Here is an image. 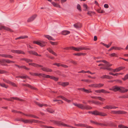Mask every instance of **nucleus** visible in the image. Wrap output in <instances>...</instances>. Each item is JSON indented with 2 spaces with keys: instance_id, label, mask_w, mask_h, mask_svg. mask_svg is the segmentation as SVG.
<instances>
[{
  "instance_id": "c9c22d12",
  "label": "nucleus",
  "mask_w": 128,
  "mask_h": 128,
  "mask_svg": "<svg viewBox=\"0 0 128 128\" xmlns=\"http://www.w3.org/2000/svg\"><path fill=\"white\" fill-rule=\"evenodd\" d=\"M11 98L12 100V99H13L14 100H20V101H22L23 100H22L21 99L19 98H17V97H12V98Z\"/></svg>"
},
{
  "instance_id": "6e6d98bb",
  "label": "nucleus",
  "mask_w": 128,
  "mask_h": 128,
  "mask_svg": "<svg viewBox=\"0 0 128 128\" xmlns=\"http://www.w3.org/2000/svg\"><path fill=\"white\" fill-rule=\"evenodd\" d=\"M84 8L85 10H86L88 9V6L87 5L85 4H83Z\"/></svg>"
},
{
  "instance_id": "8fccbe9b",
  "label": "nucleus",
  "mask_w": 128,
  "mask_h": 128,
  "mask_svg": "<svg viewBox=\"0 0 128 128\" xmlns=\"http://www.w3.org/2000/svg\"><path fill=\"white\" fill-rule=\"evenodd\" d=\"M104 85V84H102L99 83L97 84L98 88H100L102 86Z\"/></svg>"
},
{
  "instance_id": "13d9d810",
  "label": "nucleus",
  "mask_w": 128,
  "mask_h": 128,
  "mask_svg": "<svg viewBox=\"0 0 128 128\" xmlns=\"http://www.w3.org/2000/svg\"><path fill=\"white\" fill-rule=\"evenodd\" d=\"M109 74L110 75H113V76H117L118 74V73L113 74L112 72H110L109 73Z\"/></svg>"
},
{
  "instance_id": "7c9ffc66",
  "label": "nucleus",
  "mask_w": 128,
  "mask_h": 128,
  "mask_svg": "<svg viewBox=\"0 0 128 128\" xmlns=\"http://www.w3.org/2000/svg\"><path fill=\"white\" fill-rule=\"evenodd\" d=\"M52 4L55 7L59 8H60V6L59 4L57 3H56L54 2H52Z\"/></svg>"
},
{
  "instance_id": "7ed1b4c3",
  "label": "nucleus",
  "mask_w": 128,
  "mask_h": 128,
  "mask_svg": "<svg viewBox=\"0 0 128 128\" xmlns=\"http://www.w3.org/2000/svg\"><path fill=\"white\" fill-rule=\"evenodd\" d=\"M92 114L94 115H100L103 116H107L106 114L104 112H99L96 110L93 111Z\"/></svg>"
},
{
  "instance_id": "052dcab7",
  "label": "nucleus",
  "mask_w": 128,
  "mask_h": 128,
  "mask_svg": "<svg viewBox=\"0 0 128 128\" xmlns=\"http://www.w3.org/2000/svg\"><path fill=\"white\" fill-rule=\"evenodd\" d=\"M98 12L99 13H104V11L102 10H97Z\"/></svg>"
},
{
  "instance_id": "4d7b16f0",
  "label": "nucleus",
  "mask_w": 128,
  "mask_h": 128,
  "mask_svg": "<svg viewBox=\"0 0 128 128\" xmlns=\"http://www.w3.org/2000/svg\"><path fill=\"white\" fill-rule=\"evenodd\" d=\"M112 64H109V63L108 62V63H107L104 66H106L110 67L112 66Z\"/></svg>"
},
{
  "instance_id": "37998d69",
  "label": "nucleus",
  "mask_w": 128,
  "mask_h": 128,
  "mask_svg": "<svg viewBox=\"0 0 128 128\" xmlns=\"http://www.w3.org/2000/svg\"><path fill=\"white\" fill-rule=\"evenodd\" d=\"M83 91L87 93L91 92H92L91 91H89L85 89L84 88L83 89Z\"/></svg>"
},
{
  "instance_id": "412c9836",
  "label": "nucleus",
  "mask_w": 128,
  "mask_h": 128,
  "mask_svg": "<svg viewBox=\"0 0 128 128\" xmlns=\"http://www.w3.org/2000/svg\"><path fill=\"white\" fill-rule=\"evenodd\" d=\"M40 74L41 76L45 78H49L51 79L52 77V76L49 75H47L44 74Z\"/></svg>"
},
{
  "instance_id": "393cba45",
  "label": "nucleus",
  "mask_w": 128,
  "mask_h": 128,
  "mask_svg": "<svg viewBox=\"0 0 128 128\" xmlns=\"http://www.w3.org/2000/svg\"><path fill=\"white\" fill-rule=\"evenodd\" d=\"M28 52L30 54H32L35 56H36V55H38V54L37 52L34 51H28Z\"/></svg>"
},
{
  "instance_id": "774afa93",
  "label": "nucleus",
  "mask_w": 128,
  "mask_h": 128,
  "mask_svg": "<svg viewBox=\"0 0 128 128\" xmlns=\"http://www.w3.org/2000/svg\"><path fill=\"white\" fill-rule=\"evenodd\" d=\"M10 84L16 87V84L14 82H11Z\"/></svg>"
},
{
  "instance_id": "6ab92c4d",
  "label": "nucleus",
  "mask_w": 128,
  "mask_h": 128,
  "mask_svg": "<svg viewBox=\"0 0 128 128\" xmlns=\"http://www.w3.org/2000/svg\"><path fill=\"white\" fill-rule=\"evenodd\" d=\"M74 26L75 28L77 29L80 28L82 26L81 24L79 23L74 24Z\"/></svg>"
},
{
  "instance_id": "cd10ccee",
  "label": "nucleus",
  "mask_w": 128,
  "mask_h": 128,
  "mask_svg": "<svg viewBox=\"0 0 128 128\" xmlns=\"http://www.w3.org/2000/svg\"><path fill=\"white\" fill-rule=\"evenodd\" d=\"M31 123L32 122H34V123H38L41 124V123H44V122H42L40 121L39 120H31Z\"/></svg>"
},
{
  "instance_id": "bf43d9fd",
  "label": "nucleus",
  "mask_w": 128,
  "mask_h": 128,
  "mask_svg": "<svg viewBox=\"0 0 128 128\" xmlns=\"http://www.w3.org/2000/svg\"><path fill=\"white\" fill-rule=\"evenodd\" d=\"M106 75H102L100 77V78L102 79H106Z\"/></svg>"
},
{
  "instance_id": "f03ea898",
  "label": "nucleus",
  "mask_w": 128,
  "mask_h": 128,
  "mask_svg": "<svg viewBox=\"0 0 128 128\" xmlns=\"http://www.w3.org/2000/svg\"><path fill=\"white\" fill-rule=\"evenodd\" d=\"M33 43L34 44H36L40 45L41 47H43L45 46L47 42L43 41H33Z\"/></svg>"
},
{
  "instance_id": "1a4fd4ad",
  "label": "nucleus",
  "mask_w": 128,
  "mask_h": 128,
  "mask_svg": "<svg viewBox=\"0 0 128 128\" xmlns=\"http://www.w3.org/2000/svg\"><path fill=\"white\" fill-rule=\"evenodd\" d=\"M58 84L59 85H61L64 87L66 86L69 84V83L68 82H58Z\"/></svg>"
},
{
  "instance_id": "dca6fc26",
  "label": "nucleus",
  "mask_w": 128,
  "mask_h": 128,
  "mask_svg": "<svg viewBox=\"0 0 128 128\" xmlns=\"http://www.w3.org/2000/svg\"><path fill=\"white\" fill-rule=\"evenodd\" d=\"M17 120L22 121L25 123H31V120H24L21 119L20 120Z\"/></svg>"
},
{
  "instance_id": "6e6552de",
  "label": "nucleus",
  "mask_w": 128,
  "mask_h": 128,
  "mask_svg": "<svg viewBox=\"0 0 128 128\" xmlns=\"http://www.w3.org/2000/svg\"><path fill=\"white\" fill-rule=\"evenodd\" d=\"M37 15L36 14H34L32 16L29 18L27 20L28 22H30L33 21L35 18L36 17Z\"/></svg>"
},
{
  "instance_id": "79ce46f5",
  "label": "nucleus",
  "mask_w": 128,
  "mask_h": 128,
  "mask_svg": "<svg viewBox=\"0 0 128 128\" xmlns=\"http://www.w3.org/2000/svg\"><path fill=\"white\" fill-rule=\"evenodd\" d=\"M46 111L50 113H52L54 112V111L51 109H48L46 110Z\"/></svg>"
},
{
  "instance_id": "473e14b6",
  "label": "nucleus",
  "mask_w": 128,
  "mask_h": 128,
  "mask_svg": "<svg viewBox=\"0 0 128 128\" xmlns=\"http://www.w3.org/2000/svg\"><path fill=\"white\" fill-rule=\"evenodd\" d=\"M19 77V78H20L22 79H25L26 78H28V77L26 75H25L24 76H20Z\"/></svg>"
},
{
  "instance_id": "2f4dec72",
  "label": "nucleus",
  "mask_w": 128,
  "mask_h": 128,
  "mask_svg": "<svg viewBox=\"0 0 128 128\" xmlns=\"http://www.w3.org/2000/svg\"><path fill=\"white\" fill-rule=\"evenodd\" d=\"M103 108L107 109L108 110L112 109V106L111 105H106V106L103 107Z\"/></svg>"
},
{
  "instance_id": "49530a36",
  "label": "nucleus",
  "mask_w": 128,
  "mask_h": 128,
  "mask_svg": "<svg viewBox=\"0 0 128 128\" xmlns=\"http://www.w3.org/2000/svg\"><path fill=\"white\" fill-rule=\"evenodd\" d=\"M20 68H23L28 70H29L30 69L29 68L26 67L25 66H20Z\"/></svg>"
},
{
  "instance_id": "a18cd8bd",
  "label": "nucleus",
  "mask_w": 128,
  "mask_h": 128,
  "mask_svg": "<svg viewBox=\"0 0 128 128\" xmlns=\"http://www.w3.org/2000/svg\"><path fill=\"white\" fill-rule=\"evenodd\" d=\"M97 98L102 101H104L105 100V99L100 96H98L97 97Z\"/></svg>"
},
{
  "instance_id": "ea45409f",
  "label": "nucleus",
  "mask_w": 128,
  "mask_h": 128,
  "mask_svg": "<svg viewBox=\"0 0 128 128\" xmlns=\"http://www.w3.org/2000/svg\"><path fill=\"white\" fill-rule=\"evenodd\" d=\"M18 54H25V53L23 52L21 50H17L16 53Z\"/></svg>"
},
{
  "instance_id": "09e8293b",
  "label": "nucleus",
  "mask_w": 128,
  "mask_h": 128,
  "mask_svg": "<svg viewBox=\"0 0 128 128\" xmlns=\"http://www.w3.org/2000/svg\"><path fill=\"white\" fill-rule=\"evenodd\" d=\"M28 36H22L18 37L19 39H24L28 38Z\"/></svg>"
},
{
  "instance_id": "b1692460",
  "label": "nucleus",
  "mask_w": 128,
  "mask_h": 128,
  "mask_svg": "<svg viewBox=\"0 0 128 128\" xmlns=\"http://www.w3.org/2000/svg\"><path fill=\"white\" fill-rule=\"evenodd\" d=\"M114 88V91L116 92L120 90V87H119L117 86H113Z\"/></svg>"
},
{
  "instance_id": "0eeeda50",
  "label": "nucleus",
  "mask_w": 128,
  "mask_h": 128,
  "mask_svg": "<svg viewBox=\"0 0 128 128\" xmlns=\"http://www.w3.org/2000/svg\"><path fill=\"white\" fill-rule=\"evenodd\" d=\"M76 49V51L78 52L83 50H90V48H87L86 46L82 47V46H80L79 47L77 48Z\"/></svg>"
},
{
  "instance_id": "338daca9",
  "label": "nucleus",
  "mask_w": 128,
  "mask_h": 128,
  "mask_svg": "<svg viewBox=\"0 0 128 128\" xmlns=\"http://www.w3.org/2000/svg\"><path fill=\"white\" fill-rule=\"evenodd\" d=\"M70 62H71L73 64H77V62H76L74 61L73 60H71V61H70Z\"/></svg>"
},
{
  "instance_id": "bb28decb",
  "label": "nucleus",
  "mask_w": 128,
  "mask_h": 128,
  "mask_svg": "<svg viewBox=\"0 0 128 128\" xmlns=\"http://www.w3.org/2000/svg\"><path fill=\"white\" fill-rule=\"evenodd\" d=\"M70 33L69 31L68 30H64L62 32V34L64 35H67Z\"/></svg>"
},
{
  "instance_id": "20e7f679",
  "label": "nucleus",
  "mask_w": 128,
  "mask_h": 128,
  "mask_svg": "<svg viewBox=\"0 0 128 128\" xmlns=\"http://www.w3.org/2000/svg\"><path fill=\"white\" fill-rule=\"evenodd\" d=\"M5 62L10 63V60H6L4 59L0 60V64L2 66H6L7 64L4 63Z\"/></svg>"
},
{
  "instance_id": "0e129e2a",
  "label": "nucleus",
  "mask_w": 128,
  "mask_h": 128,
  "mask_svg": "<svg viewBox=\"0 0 128 128\" xmlns=\"http://www.w3.org/2000/svg\"><path fill=\"white\" fill-rule=\"evenodd\" d=\"M47 50H48L50 53H52L53 51L50 48H48Z\"/></svg>"
},
{
  "instance_id": "4be33fe9",
  "label": "nucleus",
  "mask_w": 128,
  "mask_h": 128,
  "mask_svg": "<svg viewBox=\"0 0 128 128\" xmlns=\"http://www.w3.org/2000/svg\"><path fill=\"white\" fill-rule=\"evenodd\" d=\"M34 102L36 104L40 107H42L43 106H47V105L46 104H40L36 101H35Z\"/></svg>"
},
{
  "instance_id": "e433bc0d",
  "label": "nucleus",
  "mask_w": 128,
  "mask_h": 128,
  "mask_svg": "<svg viewBox=\"0 0 128 128\" xmlns=\"http://www.w3.org/2000/svg\"><path fill=\"white\" fill-rule=\"evenodd\" d=\"M118 127L120 128H128V127L122 124H120L118 126Z\"/></svg>"
},
{
  "instance_id": "f8f14e48",
  "label": "nucleus",
  "mask_w": 128,
  "mask_h": 128,
  "mask_svg": "<svg viewBox=\"0 0 128 128\" xmlns=\"http://www.w3.org/2000/svg\"><path fill=\"white\" fill-rule=\"evenodd\" d=\"M0 56L2 57L10 58H12L13 57V56L7 54H1L0 55Z\"/></svg>"
},
{
  "instance_id": "72a5a7b5",
  "label": "nucleus",
  "mask_w": 128,
  "mask_h": 128,
  "mask_svg": "<svg viewBox=\"0 0 128 128\" xmlns=\"http://www.w3.org/2000/svg\"><path fill=\"white\" fill-rule=\"evenodd\" d=\"M112 49H114L118 50H120L121 49H123L121 48L118 47L116 46H112Z\"/></svg>"
},
{
  "instance_id": "f257e3e1",
  "label": "nucleus",
  "mask_w": 128,
  "mask_h": 128,
  "mask_svg": "<svg viewBox=\"0 0 128 128\" xmlns=\"http://www.w3.org/2000/svg\"><path fill=\"white\" fill-rule=\"evenodd\" d=\"M73 104L75 106L78 107L82 110H90L92 109V107L87 105H84L82 104H78L74 103H73Z\"/></svg>"
},
{
  "instance_id": "58836bf2",
  "label": "nucleus",
  "mask_w": 128,
  "mask_h": 128,
  "mask_svg": "<svg viewBox=\"0 0 128 128\" xmlns=\"http://www.w3.org/2000/svg\"><path fill=\"white\" fill-rule=\"evenodd\" d=\"M119 98H128V95L126 96L123 95L122 96H120L119 97Z\"/></svg>"
},
{
  "instance_id": "c756f323",
  "label": "nucleus",
  "mask_w": 128,
  "mask_h": 128,
  "mask_svg": "<svg viewBox=\"0 0 128 128\" xmlns=\"http://www.w3.org/2000/svg\"><path fill=\"white\" fill-rule=\"evenodd\" d=\"M101 43L107 48H108L111 46L112 43V42H111L108 44H106L102 42H101Z\"/></svg>"
},
{
  "instance_id": "c03bdc74",
  "label": "nucleus",
  "mask_w": 128,
  "mask_h": 128,
  "mask_svg": "<svg viewBox=\"0 0 128 128\" xmlns=\"http://www.w3.org/2000/svg\"><path fill=\"white\" fill-rule=\"evenodd\" d=\"M51 79L55 81H57L58 79V78H56L53 76H52Z\"/></svg>"
},
{
  "instance_id": "4468645a",
  "label": "nucleus",
  "mask_w": 128,
  "mask_h": 128,
  "mask_svg": "<svg viewBox=\"0 0 128 128\" xmlns=\"http://www.w3.org/2000/svg\"><path fill=\"white\" fill-rule=\"evenodd\" d=\"M120 92L121 93H124L128 91V89H125L124 88L120 87Z\"/></svg>"
},
{
  "instance_id": "f3484780",
  "label": "nucleus",
  "mask_w": 128,
  "mask_h": 128,
  "mask_svg": "<svg viewBox=\"0 0 128 128\" xmlns=\"http://www.w3.org/2000/svg\"><path fill=\"white\" fill-rule=\"evenodd\" d=\"M4 29L6 30L9 31L10 32H13V30L11 29H10L9 28L6 27L4 26H2L0 27V29Z\"/></svg>"
},
{
  "instance_id": "4c0bfd02",
  "label": "nucleus",
  "mask_w": 128,
  "mask_h": 128,
  "mask_svg": "<svg viewBox=\"0 0 128 128\" xmlns=\"http://www.w3.org/2000/svg\"><path fill=\"white\" fill-rule=\"evenodd\" d=\"M101 92L105 94L109 93H110L109 92L103 89H101Z\"/></svg>"
},
{
  "instance_id": "c85d7f7f",
  "label": "nucleus",
  "mask_w": 128,
  "mask_h": 128,
  "mask_svg": "<svg viewBox=\"0 0 128 128\" xmlns=\"http://www.w3.org/2000/svg\"><path fill=\"white\" fill-rule=\"evenodd\" d=\"M31 75L34 76H40L41 73L40 74H38L36 73H34V72H30L29 73Z\"/></svg>"
},
{
  "instance_id": "a878e982",
  "label": "nucleus",
  "mask_w": 128,
  "mask_h": 128,
  "mask_svg": "<svg viewBox=\"0 0 128 128\" xmlns=\"http://www.w3.org/2000/svg\"><path fill=\"white\" fill-rule=\"evenodd\" d=\"M44 37L48 38V40H54L53 39L51 36L48 35H44Z\"/></svg>"
},
{
  "instance_id": "aec40b11",
  "label": "nucleus",
  "mask_w": 128,
  "mask_h": 128,
  "mask_svg": "<svg viewBox=\"0 0 128 128\" xmlns=\"http://www.w3.org/2000/svg\"><path fill=\"white\" fill-rule=\"evenodd\" d=\"M21 60H24L27 63L32 62L33 61V60H32L25 58H22L21 59Z\"/></svg>"
},
{
  "instance_id": "603ef678",
  "label": "nucleus",
  "mask_w": 128,
  "mask_h": 128,
  "mask_svg": "<svg viewBox=\"0 0 128 128\" xmlns=\"http://www.w3.org/2000/svg\"><path fill=\"white\" fill-rule=\"evenodd\" d=\"M70 48V49H71V50H74L76 51V48H75L74 46H71V47H69Z\"/></svg>"
},
{
  "instance_id": "3c124183",
  "label": "nucleus",
  "mask_w": 128,
  "mask_h": 128,
  "mask_svg": "<svg viewBox=\"0 0 128 128\" xmlns=\"http://www.w3.org/2000/svg\"><path fill=\"white\" fill-rule=\"evenodd\" d=\"M50 42L53 45H56L58 44V43L56 42H53L52 41H50Z\"/></svg>"
},
{
  "instance_id": "f704fd0d",
  "label": "nucleus",
  "mask_w": 128,
  "mask_h": 128,
  "mask_svg": "<svg viewBox=\"0 0 128 128\" xmlns=\"http://www.w3.org/2000/svg\"><path fill=\"white\" fill-rule=\"evenodd\" d=\"M77 8L79 11L81 12L82 11L81 6L79 4H78L77 5Z\"/></svg>"
},
{
  "instance_id": "e2e57ef3",
  "label": "nucleus",
  "mask_w": 128,
  "mask_h": 128,
  "mask_svg": "<svg viewBox=\"0 0 128 128\" xmlns=\"http://www.w3.org/2000/svg\"><path fill=\"white\" fill-rule=\"evenodd\" d=\"M106 79H110L112 78V77L108 75H106Z\"/></svg>"
},
{
  "instance_id": "5fc2aeb1",
  "label": "nucleus",
  "mask_w": 128,
  "mask_h": 128,
  "mask_svg": "<svg viewBox=\"0 0 128 128\" xmlns=\"http://www.w3.org/2000/svg\"><path fill=\"white\" fill-rule=\"evenodd\" d=\"M110 56L111 57H113V56H116L117 57V55L115 53H113L112 54H111L110 55Z\"/></svg>"
},
{
  "instance_id": "a19ab883",
  "label": "nucleus",
  "mask_w": 128,
  "mask_h": 128,
  "mask_svg": "<svg viewBox=\"0 0 128 128\" xmlns=\"http://www.w3.org/2000/svg\"><path fill=\"white\" fill-rule=\"evenodd\" d=\"M0 86L3 87L4 88H7L8 87V86H6L4 84V83L1 84L0 83Z\"/></svg>"
},
{
  "instance_id": "39448f33",
  "label": "nucleus",
  "mask_w": 128,
  "mask_h": 128,
  "mask_svg": "<svg viewBox=\"0 0 128 128\" xmlns=\"http://www.w3.org/2000/svg\"><path fill=\"white\" fill-rule=\"evenodd\" d=\"M111 112L114 114H125L127 113L126 112L122 110H112L111 111Z\"/></svg>"
},
{
  "instance_id": "69168bd1",
  "label": "nucleus",
  "mask_w": 128,
  "mask_h": 128,
  "mask_svg": "<svg viewBox=\"0 0 128 128\" xmlns=\"http://www.w3.org/2000/svg\"><path fill=\"white\" fill-rule=\"evenodd\" d=\"M53 65H56L58 66H61V64L60 63H54L53 64Z\"/></svg>"
},
{
  "instance_id": "680f3d73",
  "label": "nucleus",
  "mask_w": 128,
  "mask_h": 128,
  "mask_svg": "<svg viewBox=\"0 0 128 128\" xmlns=\"http://www.w3.org/2000/svg\"><path fill=\"white\" fill-rule=\"evenodd\" d=\"M63 126H66L68 128H72V126H69L64 123V124H63Z\"/></svg>"
},
{
  "instance_id": "864d4df0",
  "label": "nucleus",
  "mask_w": 128,
  "mask_h": 128,
  "mask_svg": "<svg viewBox=\"0 0 128 128\" xmlns=\"http://www.w3.org/2000/svg\"><path fill=\"white\" fill-rule=\"evenodd\" d=\"M3 80L4 82L8 84H10L11 82L10 81L4 79H3Z\"/></svg>"
},
{
  "instance_id": "a211bd4d",
  "label": "nucleus",
  "mask_w": 128,
  "mask_h": 128,
  "mask_svg": "<svg viewBox=\"0 0 128 128\" xmlns=\"http://www.w3.org/2000/svg\"><path fill=\"white\" fill-rule=\"evenodd\" d=\"M23 114L26 116H28L30 117L34 118H39L38 117H37L36 116H34L33 115L25 114L24 113H23Z\"/></svg>"
},
{
  "instance_id": "5701e85b",
  "label": "nucleus",
  "mask_w": 128,
  "mask_h": 128,
  "mask_svg": "<svg viewBox=\"0 0 128 128\" xmlns=\"http://www.w3.org/2000/svg\"><path fill=\"white\" fill-rule=\"evenodd\" d=\"M74 125L78 127H85V126H86V125L83 124H74Z\"/></svg>"
},
{
  "instance_id": "2eb2a0df",
  "label": "nucleus",
  "mask_w": 128,
  "mask_h": 128,
  "mask_svg": "<svg viewBox=\"0 0 128 128\" xmlns=\"http://www.w3.org/2000/svg\"><path fill=\"white\" fill-rule=\"evenodd\" d=\"M22 85L24 86H27V87L31 88V89H32L35 90H36V88L30 85L29 84H22Z\"/></svg>"
},
{
  "instance_id": "423d86ee",
  "label": "nucleus",
  "mask_w": 128,
  "mask_h": 128,
  "mask_svg": "<svg viewBox=\"0 0 128 128\" xmlns=\"http://www.w3.org/2000/svg\"><path fill=\"white\" fill-rule=\"evenodd\" d=\"M50 121L51 122L54 123L57 126H63V124H64V123L61 121L54 120H51Z\"/></svg>"
},
{
  "instance_id": "ddd939ff",
  "label": "nucleus",
  "mask_w": 128,
  "mask_h": 128,
  "mask_svg": "<svg viewBox=\"0 0 128 128\" xmlns=\"http://www.w3.org/2000/svg\"><path fill=\"white\" fill-rule=\"evenodd\" d=\"M41 69L43 71L47 72H52V70L47 68L43 67L41 68Z\"/></svg>"
},
{
  "instance_id": "9b49d317",
  "label": "nucleus",
  "mask_w": 128,
  "mask_h": 128,
  "mask_svg": "<svg viewBox=\"0 0 128 128\" xmlns=\"http://www.w3.org/2000/svg\"><path fill=\"white\" fill-rule=\"evenodd\" d=\"M125 68V67L124 66H120L119 67L114 70H113V72H118L122 70Z\"/></svg>"
},
{
  "instance_id": "9d476101",
  "label": "nucleus",
  "mask_w": 128,
  "mask_h": 128,
  "mask_svg": "<svg viewBox=\"0 0 128 128\" xmlns=\"http://www.w3.org/2000/svg\"><path fill=\"white\" fill-rule=\"evenodd\" d=\"M28 64L30 65H31L33 66H34L36 67H42L43 66L39 65L36 64L34 63H29Z\"/></svg>"
},
{
  "instance_id": "de8ad7c7",
  "label": "nucleus",
  "mask_w": 128,
  "mask_h": 128,
  "mask_svg": "<svg viewBox=\"0 0 128 128\" xmlns=\"http://www.w3.org/2000/svg\"><path fill=\"white\" fill-rule=\"evenodd\" d=\"M122 79L124 81L128 79V74L124 76V78H122Z\"/></svg>"
}]
</instances>
